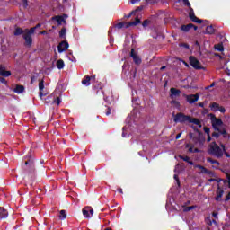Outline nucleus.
<instances>
[{
    "mask_svg": "<svg viewBox=\"0 0 230 230\" xmlns=\"http://www.w3.org/2000/svg\"><path fill=\"white\" fill-rule=\"evenodd\" d=\"M230 200V197L226 195V199H225V202H229Z\"/></svg>",
    "mask_w": 230,
    "mask_h": 230,
    "instance_id": "obj_63",
    "label": "nucleus"
},
{
    "mask_svg": "<svg viewBox=\"0 0 230 230\" xmlns=\"http://www.w3.org/2000/svg\"><path fill=\"white\" fill-rule=\"evenodd\" d=\"M208 154H209V155L217 157V159L224 157L223 148L220 146H218V144H217L216 141H213L208 145Z\"/></svg>",
    "mask_w": 230,
    "mask_h": 230,
    "instance_id": "obj_1",
    "label": "nucleus"
},
{
    "mask_svg": "<svg viewBox=\"0 0 230 230\" xmlns=\"http://www.w3.org/2000/svg\"><path fill=\"white\" fill-rule=\"evenodd\" d=\"M148 24H150V21L149 20H145L142 23V26L144 28H146V26H148Z\"/></svg>",
    "mask_w": 230,
    "mask_h": 230,
    "instance_id": "obj_44",
    "label": "nucleus"
},
{
    "mask_svg": "<svg viewBox=\"0 0 230 230\" xmlns=\"http://www.w3.org/2000/svg\"><path fill=\"white\" fill-rule=\"evenodd\" d=\"M131 15H136V11H132L131 13H129L128 15H127V19H130Z\"/></svg>",
    "mask_w": 230,
    "mask_h": 230,
    "instance_id": "obj_49",
    "label": "nucleus"
},
{
    "mask_svg": "<svg viewBox=\"0 0 230 230\" xmlns=\"http://www.w3.org/2000/svg\"><path fill=\"white\" fill-rule=\"evenodd\" d=\"M0 76H4V78H8V76H12V72L9 70H5L3 66H0Z\"/></svg>",
    "mask_w": 230,
    "mask_h": 230,
    "instance_id": "obj_15",
    "label": "nucleus"
},
{
    "mask_svg": "<svg viewBox=\"0 0 230 230\" xmlns=\"http://www.w3.org/2000/svg\"><path fill=\"white\" fill-rule=\"evenodd\" d=\"M216 49H217V51H223L224 46L222 44H218L217 45Z\"/></svg>",
    "mask_w": 230,
    "mask_h": 230,
    "instance_id": "obj_43",
    "label": "nucleus"
},
{
    "mask_svg": "<svg viewBox=\"0 0 230 230\" xmlns=\"http://www.w3.org/2000/svg\"><path fill=\"white\" fill-rule=\"evenodd\" d=\"M199 98H200V95H199V93L186 95V100L188 103L190 104L195 103V102H199Z\"/></svg>",
    "mask_w": 230,
    "mask_h": 230,
    "instance_id": "obj_13",
    "label": "nucleus"
},
{
    "mask_svg": "<svg viewBox=\"0 0 230 230\" xmlns=\"http://www.w3.org/2000/svg\"><path fill=\"white\" fill-rule=\"evenodd\" d=\"M117 191H118L119 193L123 194V189H121V188H118V189H117Z\"/></svg>",
    "mask_w": 230,
    "mask_h": 230,
    "instance_id": "obj_61",
    "label": "nucleus"
},
{
    "mask_svg": "<svg viewBox=\"0 0 230 230\" xmlns=\"http://www.w3.org/2000/svg\"><path fill=\"white\" fill-rule=\"evenodd\" d=\"M216 182H224L226 184L227 182V180H224L222 178L216 179Z\"/></svg>",
    "mask_w": 230,
    "mask_h": 230,
    "instance_id": "obj_45",
    "label": "nucleus"
},
{
    "mask_svg": "<svg viewBox=\"0 0 230 230\" xmlns=\"http://www.w3.org/2000/svg\"><path fill=\"white\" fill-rule=\"evenodd\" d=\"M226 178H227L226 182H228V186H230V174H226Z\"/></svg>",
    "mask_w": 230,
    "mask_h": 230,
    "instance_id": "obj_56",
    "label": "nucleus"
},
{
    "mask_svg": "<svg viewBox=\"0 0 230 230\" xmlns=\"http://www.w3.org/2000/svg\"><path fill=\"white\" fill-rule=\"evenodd\" d=\"M204 132L205 134H207V136H211L210 135L211 129L208 127L204 128Z\"/></svg>",
    "mask_w": 230,
    "mask_h": 230,
    "instance_id": "obj_39",
    "label": "nucleus"
},
{
    "mask_svg": "<svg viewBox=\"0 0 230 230\" xmlns=\"http://www.w3.org/2000/svg\"><path fill=\"white\" fill-rule=\"evenodd\" d=\"M141 20L139 17H136L135 21L129 22H119L115 25V28L118 30H121L122 28H130V26H137V24H140Z\"/></svg>",
    "mask_w": 230,
    "mask_h": 230,
    "instance_id": "obj_5",
    "label": "nucleus"
},
{
    "mask_svg": "<svg viewBox=\"0 0 230 230\" xmlns=\"http://www.w3.org/2000/svg\"><path fill=\"white\" fill-rule=\"evenodd\" d=\"M55 19H56L58 24H62V22H66L64 16H56Z\"/></svg>",
    "mask_w": 230,
    "mask_h": 230,
    "instance_id": "obj_31",
    "label": "nucleus"
},
{
    "mask_svg": "<svg viewBox=\"0 0 230 230\" xmlns=\"http://www.w3.org/2000/svg\"><path fill=\"white\" fill-rule=\"evenodd\" d=\"M208 117L210 118L211 125L214 130H220V127L224 125L222 119L217 118V116H215L213 113L208 114Z\"/></svg>",
    "mask_w": 230,
    "mask_h": 230,
    "instance_id": "obj_4",
    "label": "nucleus"
},
{
    "mask_svg": "<svg viewBox=\"0 0 230 230\" xmlns=\"http://www.w3.org/2000/svg\"><path fill=\"white\" fill-rule=\"evenodd\" d=\"M26 29L22 30L21 27H16L13 32L14 37H19V35H24Z\"/></svg>",
    "mask_w": 230,
    "mask_h": 230,
    "instance_id": "obj_19",
    "label": "nucleus"
},
{
    "mask_svg": "<svg viewBox=\"0 0 230 230\" xmlns=\"http://www.w3.org/2000/svg\"><path fill=\"white\" fill-rule=\"evenodd\" d=\"M141 10H143V7H137L136 10H134L133 12H136V13H137V12H141Z\"/></svg>",
    "mask_w": 230,
    "mask_h": 230,
    "instance_id": "obj_55",
    "label": "nucleus"
},
{
    "mask_svg": "<svg viewBox=\"0 0 230 230\" xmlns=\"http://www.w3.org/2000/svg\"><path fill=\"white\" fill-rule=\"evenodd\" d=\"M59 218L61 220H64V219L67 218V214L66 213V210H60Z\"/></svg>",
    "mask_w": 230,
    "mask_h": 230,
    "instance_id": "obj_30",
    "label": "nucleus"
},
{
    "mask_svg": "<svg viewBox=\"0 0 230 230\" xmlns=\"http://www.w3.org/2000/svg\"><path fill=\"white\" fill-rule=\"evenodd\" d=\"M141 0H130L131 4H136L137 3H140Z\"/></svg>",
    "mask_w": 230,
    "mask_h": 230,
    "instance_id": "obj_52",
    "label": "nucleus"
},
{
    "mask_svg": "<svg viewBox=\"0 0 230 230\" xmlns=\"http://www.w3.org/2000/svg\"><path fill=\"white\" fill-rule=\"evenodd\" d=\"M199 152H200V150H199V148H195L193 154H199Z\"/></svg>",
    "mask_w": 230,
    "mask_h": 230,
    "instance_id": "obj_64",
    "label": "nucleus"
},
{
    "mask_svg": "<svg viewBox=\"0 0 230 230\" xmlns=\"http://www.w3.org/2000/svg\"><path fill=\"white\" fill-rule=\"evenodd\" d=\"M130 57L131 58H133V61L137 66H139V64H141L142 62L141 58L137 56V54L136 53V49H131Z\"/></svg>",
    "mask_w": 230,
    "mask_h": 230,
    "instance_id": "obj_11",
    "label": "nucleus"
},
{
    "mask_svg": "<svg viewBox=\"0 0 230 230\" xmlns=\"http://www.w3.org/2000/svg\"><path fill=\"white\" fill-rule=\"evenodd\" d=\"M82 84L85 85V87H89V85H91V76L85 75L82 80Z\"/></svg>",
    "mask_w": 230,
    "mask_h": 230,
    "instance_id": "obj_22",
    "label": "nucleus"
},
{
    "mask_svg": "<svg viewBox=\"0 0 230 230\" xmlns=\"http://www.w3.org/2000/svg\"><path fill=\"white\" fill-rule=\"evenodd\" d=\"M0 82L1 84H4V85L8 84V81H6V79H4V77H2L1 75H0Z\"/></svg>",
    "mask_w": 230,
    "mask_h": 230,
    "instance_id": "obj_40",
    "label": "nucleus"
},
{
    "mask_svg": "<svg viewBox=\"0 0 230 230\" xmlns=\"http://www.w3.org/2000/svg\"><path fill=\"white\" fill-rule=\"evenodd\" d=\"M179 159H181L182 161H185V163H190V160L191 159L190 156H184L180 155Z\"/></svg>",
    "mask_w": 230,
    "mask_h": 230,
    "instance_id": "obj_36",
    "label": "nucleus"
},
{
    "mask_svg": "<svg viewBox=\"0 0 230 230\" xmlns=\"http://www.w3.org/2000/svg\"><path fill=\"white\" fill-rule=\"evenodd\" d=\"M7 217H8V210L4 209V208L3 207H0V220Z\"/></svg>",
    "mask_w": 230,
    "mask_h": 230,
    "instance_id": "obj_20",
    "label": "nucleus"
},
{
    "mask_svg": "<svg viewBox=\"0 0 230 230\" xmlns=\"http://www.w3.org/2000/svg\"><path fill=\"white\" fill-rule=\"evenodd\" d=\"M219 112H221L222 114H224L226 112V108H224L223 106H219Z\"/></svg>",
    "mask_w": 230,
    "mask_h": 230,
    "instance_id": "obj_48",
    "label": "nucleus"
},
{
    "mask_svg": "<svg viewBox=\"0 0 230 230\" xmlns=\"http://www.w3.org/2000/svg\"><path fill=\"white\" fill-rule=\"evenodd\" d=\"M40 26H42V24L38 23L36 26L31 27V29H34V33H35V30H38V28H40Z\"/></svg>",
    "mask_w": 230,
    "mask_h": 230,
    "instance_id": "obj_50",
    "label": "nucleus"
},
{
    "mask_svg": "<svg viewBox=\"0 0 230 230\" xmlns=\"http://www.w3.org/2000/svg\"><path fill=\"white\" fill-rule=\"evenodd\" d=\"M190 60V64L191 66V67H193L194 69H197L198 71H200V69H204V66H202V65H200V61H199V59H197V58L190 56L189 58Z\"/></svg>",
    "mask_w": 230,
    "mask_h": 230,
    "instance_id": "obj_8",
    "label": "nucleus"
},
{
    "mask_svg": "<svg viewBox=\"0 0 230 230\" xmlns=\"http://www.w3.org/2000/svg\"><path fill=\"white\" fill-rule=\"evenodd\" d=\"M220 108V104L217 103V102H212L210 104V109L213 112H217Z\"/></svg>",
    "mask_w": 230,
    "mask_h": 230,
    "instance_id": "obj_25",
    "label": "nucleus"
},
{
    "mask_svg": "<svg viewBox=\"0 0 230 230\" xmlns=\"http://www.w3.org/2000/svg\"><path fill=\"white\" fill-rule=\"evenodd\" d=\"M182 48H186V49H190V45L187 43L181 44Z\"/></svg>",
    "mask_w": 230,
    "mask_h": 230,
    "instance_id": "obj_54",
    "label": "nucleus"
},
{
    "mask_svg": "<svg viewBox=\"0 0 230 230\" xmlns=\"http://www.w3.org/2000/svg\"><path fill=\"white\" fill-rule=\"evenodd\" d=\"M192 128L198 133V137L194 138L195 143L204 145V143H206V137L204 136V133L195 127H192Z\"/></svg>",
    "mask_w": 230,
    "mask_h": 230,
    "instance_id": "obj_7",
    "label": "nucleus"
},
{
    "mask_svg": "<svg viewBox=\"0 0 230 230\" xmlns=\"http://www.w3.org/2000/svg\"><path fill=\"white\" fill-rule=\"evenodd\" d=\"M67 31V29H66L65 27L61 29V31H59V37L61 39H64V37H66V33Z\"/></svg>",
    "mask_w": 230,
    "mask_h": 230,
    "instance_id": "obj_33",
    "label": "nucleus"
},
{
    "mask_svg": "<svg viewBox=\"0 0 230 230\" xmlns=\"http://www.w3.org/2000/svg\"><path fill=\"white\" fill-rule=\"evenodd\" d=\"M212 217H214V218H217L218 217V213L213 212Z\"/></svg>",
    "mask_w": 230,
    "mask_h": 230,
    "instance_id": "obj_57",
    "label": "nucleus"
},
{
    "mask_svg": "<svg viewBox=\"0 0 230 230\" xmlns=\"http://www.w3.org/2000/svg\"><path fill=\"white\" fill-rule=\"evenodd\" d=\"M69 49V43L67 41H61L58 46V53H64Z\"/></svg>",
    "mask_w": 230,
    "mask_h": 230,
    "instance_id": "obj_10",
    "label": "nucleus"
},
{
    "mask_svg": "<svg viewBox=\"0 0 230 230\" xmlns=\"http://www.w3.org/2000/svg\"><path fill=\"white\" fill-rule=\"evenodd\" d=\"M57 103L58 105H60V103H62V100H60V97H54L52 100V104Z\"/></svg>",
    "mask_w": 230,
    "mask_h": 230,
    "instance_id": "obj_34",
    "label": "nucleus"
},
{
    "mask_svg": "<svg viewBox=\"0 0 230 230\" xmlns=\"http://www.w3.org/2000/svg\"><path fill=\"white\" fill-rule=\"evenodd\" d=\"M111 111H112V110L111 109V107H108V108L106 109V112H105L106 116H111Z\"/></svg>",
    "mask_w": 230,
    "mask_h": 230,
    "instance_id": "obj_47",
    "label": "nucleus"
},
{
    "mask_svg": "<svg viewBox=\"0 0 230 230\" xmlns=\"http://www.w3.org/2000/svg\"><path fill=\"white\" fill-rule=\"evenodd\" d=\"M189 123H193L194 125H197L199 128H202V122H200V119L197 118L190 117Z\"/></svg>",
    "mask_w": 230,
    "mask_h": 230,
    "instance_id": "obj_17",
    "label": "nucleus"
},
{
    "mask_svg": "<svg viewBox=\"0 0 230 230\" xmlns=\"http://www.w3.org/2000/svg\"><path fill=\"white\" fill-rule=\"evenodd\" d=\"M89 215H94V210L88 207Z\"/></svg>",
    "mask_w": 230,
    "mask_h": 230,
    "instance_id": "obj_53",
    "label": "nucleus"
},
{
    "mask_svg": "<svg viewBox=\"0 0 230 230\" xmlns=\"http://www.w3.org/2000/svg\"><path fill=\"white\" fill-rule=\"evenodd\" d=\"M66 64L64 63V60L62 59H58L57 62V67L58 69H62L63 67H65Z\"/></svg>",
    "mask_w": 230,
    "mask_h": 230,
    "instance_id": "obj_29",
    "label": "nucleus"
},
{
    "mask_svg": "<svg viewBox=\"0 0 230 230\" xmlns=\"http://www.w3.org/2000/svg\"><path fill=\"white\" fill-rule=\"evenodd\" d=\"M191 28H193V30L195 31H197V30H199V27L193 25V23H189L187 25H181V31L188 33V31H190L191 30Z\"/></svg>",
    "mask_w": 230,
    "mask_h": 230,
    "instance_id": "obj_14",
    "label": "nucleus"
},
{
    "mask_svg": "<svg viewBox=\"0 0 230 230\" xmlns=\"http://www.w3.org/2000/svg\"><path fill=\"white\" fill-rule=\"evenodd\" d=\"M24 85L17 84L13 91L17 94H22V93H24Z\"/></svg>",
    "mask_w": 230,
    "mask_h": 230,
    "instance_id": "obj_24",
    "label": "nucleus"
},
{
    "mask_svg": "<svg viewBox=\"0 0 230 230\" xmlns=\"http://www.w3.org/2000/svg\"><path fill=\"white\" fill-rule=\"evenodd\" d=\"M211 137H214L215 139H218V137H220V131L213 132Z\"/></svg>",
    "mask_w": 230,
    "mask_h": 230,
    "instance_id": "obj_38",
    "label": "nucleus"
},
{
    "mask_svg": "<svg viewBox=\"0 0 230 230\" xmlns=\"http://www.w3.org/2000/svg\"><path fill=\"white\" fill-rule=\"evenodd\" d=\"M183 4L188 6V8H191V4H190V0H183Z\"/></svg>",
    "mask_w": 230,
    "mask_h": 230,
    "instance_id": "obj_41",
    "label": "nucleus"
},
{
    "mask_svg": "<svg viewBox=\"0 0 230 230\" xmlns=\"http://www.w3.org/2000/svg\"><path fill=\"white\" fill-rule=\"evenodd\" d=\"M23 3L24 8H28V0H22Z\"/></svg>",
    "mask_w": 230,
    "mask_h": 230,
    "instance_id": "obj_51",
    "label": "nucleus"
},
{
    "mask_svg": "<svg viewBox=\"0 0 230 230\" xmlns=\"http://www.w3.org/2000/svg\"><path fill=\"white\" fill-rule=\"evenodd\" d=\"M187 163H188V164H190V166H193V164H194V163H193V161H191V159L189 160V162H187Z\"/></svg>",
    "mask_w": 230,
    "mask_h": 230,
    "instance_id": "obj_62",
    "label": "nucleus"
},
{
    "mask_svg": "<svg viewBox=\"0 0 230 230\" xmlns=\"http://www.w3.org/2000/svg\"><path fill=\"white\" fill-rule=\"evenodd\" d=\"M54 95H49L45 98V103H51V100L53 101Z\"/></svg>",
    "mask_w": 230,
    "mask_h": 230,
    "instance_id": "obj_37",
    "label": "nucleus"
},
{
    "mask_svg": "<svg viewBox=\"0 0 230 230\" xmlns=\"http://www.w3.org/2000/svg\"><path fill=\"white\" fill-rule=\"evenodd\" d=\"M83 215L84 218H90L91 215L89 214V207L83 208Z\"/></svg>",
    "mask_w": 230,
    "mask_h": 230,
    "instance_id": "obj_27",
    "label": "nucleus"
},
{
    "mask_svg": "<svg viewBox=\"0 0 230 230\" xmlns=\"http://www.w3.org/2000/svg\"><path fill=\"white\" fill-rule=\"evenodd\" d=\"M194 168H199L200 170L199 173H203L205 175H210L211 177H213L212 171L208 170V168H206L200 164L194 165Z\"/></svg>",
    "mask_w": 230,
    "mask_h": 230,
    "instance_id": "obj_12",
    "label": "nucleus"
},
{
    "mask_svg": "<svg viewBox=\"0 0 230 230\" xmlns=\"http://www.w3.org/2000/svg\"><path fill=\"white\" fill-rule=\"evenodd\" d=\"M189 13V17L192 22H197L198 24H202L203 21L201 19H199L197 16H195V12L193 11V8L190 7Z\"/></svg>",
    "mask_w": 230,
    "mask_h": 230,
    "instance_id": "obj_9",
    "label": "nucleus"
},
{
    "mask_svg": "<svg viewBox=\"0 0 230 230\" xmlns=\"http://www.w3.org/2000/svg\"><path fill=\"white\" fill-rule=\"evenodd\" d=\"M181 136H182V133H179L178 135H176L175 139H181Z\"/></svg>",
    "mask_w": 230,
    "mask_h": 230,
    "instance_id": "obj_60",
    "label": "nucleus"
},
{
    "mask_svg": "<svg viewBox=\"0 0 230 230\" xmlns=\"http://www.w3.org/2000/svg\"><path fill=\"white\" fill-rule=\"evenodd\" d=\"M35 34V29H25V32L22 35V39L25 40L24 45L28 48H31V44H33L32 35Z\"/></svg>",
    "mask_w": 230,
    "mask_h": 230,
    "instance_id": "obj_2",
    "label": "nucleus"
},
{
    "mask_svg": "<svg viewBox=\"0 0 230 230\" xmlns=\"http://www.w3.org/2000/svg\"><path fill=\"white\" fill-rule=\"evenodd\" d=\"M148 4H155V3H159V0H146Z\"/></svg>",
    "mask_w": 230,
    "mask_h": 230,
    "instance_id": "obj_46",
    "label": "nucleus"
},
{
    "mask_svg": "<svg viewBox=\"0 0 230 230\" xmlns=\"http://www.w3.org/2000/svg\"><path fill=\"white\" fill-rule=\"evenodd\" d=\"M171 98H173V96H181V90L177 88H171Z\"/></svg>",
    "mask_w": 230,
    "mask_h": 230,
    "instance_id": "obj_23",
    "label": "nucleus"
},
{
    "mask_svg": "<svg viewBox=\"0 0 230 230\" xmlns=\"http://www.w3.org/2000/svg\"><path fill=\"white\" fill-rule=\"evenodd\" d=\"M204 33L206 35H213V33H215V27H213V25L207 26Z\"/></svg>",
    "mask_w": 230,
    "mask_h": 230,
    "instance_id": "obj_21",
    "label": "nucleus"
},
{
    "mask_svg": "<svg viewBox=\"0 0 230 230\" xmlns=\"http://www.w3.org/2000/svg\"><path fill=\"white\" fill-rule=\"evenodd\" d=\"M190 115L179 112L174 116V123H190Z\"/></svg>",
    "mask_w": 230,
    "mask_h": 230,
    "instance_id": "obj_6",
    "label": "nucleus"
},
{
    "mask_svg": "<svg viewBox=\"0 0 230 230\" xmlns=\"http://www.w3.org/2000/svg\"><path fill=\"white\" fill-rule=\"evenodd\" d=\"M220 146H221V148H223V154H225L226 157L230 158L229 153H227V151L226 150V145L220 144Z\"/></svg>",
    "mask_w": 230,
    "mask_h": 230,
    "instance_id": "obj_35",
    "label": "nucleus"
},
{
    "mask_svg": "<svg viewBox=\"0 0 230 230\" xmlns=\"http://www.w3.org/2000/svg\"><path fill=\"white\" fill-rule=\"evenodd\" d=\"M39 90H40L39 96H40V98L42 99L43 96H46V94H44V93H43V91H44V80L40 81Z\"/></svg>",
    "mask_w": 230,
    "mask_h": 230,
    "instance_id": "obj_18",
    "label": "nucleus"
},
{
    "mask_svg": "<svg viewBox=\"0 0 230 230\" xmlns=\"http://www.w3.org/2000/svg\"><path fill=\"white\" fill-rule=\"evenodd\" d=\"M173 179L176 181L178 186H181V181L179 180V175L174 174Z\"/></svg>",
    "mask_w": 230,
    "mask_h": 230,
    "instance_id": "obj_42",
    "label": "nucleus"
},
{
    "mask_svg": "<svg viewBox=\"0 0 230 230\" xmlns=\"http://www.w3.org/2000/svg\"><path fill=\"white\" fill-rule=\"evenodd\" d=\"M216 132H219L220 136H223V137H227V130L224 128L222 129L219 128V130H217Z\"/></svg>",
    "mask_w": 230,
    "mask_h": 230,
    "instance_id": "obj_28",
    "label": "nucleus"
},
{
    "mask_svg": "<svg viewBox=\"0 0 230 230\" xmlns=\"http://www.w3.org/2000/svg\"><path fill=\"white\" fill-rule=\"evenodd\" d=\"M216 181H217V179L215 178L208 179V182H216Z\"/></svg>",
    "mask_w": 230,
    "mask_h": 230,
    "instance_id": "obj_58",
    "label": "nucleus"
},
{
    "mask_svg": "<svg viewBox=\"0 0 230 230\" xmlns=\"http://www.w3.org/2000/svg\"><path fill=\"white\" fill-rule=\"evenodd\" d=\"M197 206L193 205V206H190V207H185L183 208L184 213H188L189 211H191L193 209H196Z\"/></svg>",
    "mask_w": 230,
    "mask_h": 230,
    "instance_id": "obj_32",
    "label": "nucleus"
},
{
    "mask_svg": "<svg viewBox=\"0 0 230 230\" xmlns=\"http://www.w3.org/2000/svg\"><path fill=\"white\" fill-rule=\"evenodd\" d=\"M221 197H224V190L222 188H220V186H218L217 190V197L215 198V200L217 202H220Z\"/></svg>",
    "mask_w": 230,
    "mask_h": 230,
    "instance_id": "obj_16",
    "label": "nucleus"
},
{
    "mask_svg": "<svg viewBox=\"0 0 230 230\" xmlns=\"http://www.w3.org/2000/svg\"><path fill=\"white\" fill-rule=\"evenodd\" d=\"M207 162L210 163V164H217V166H220V162H218V160H214L211 157H208Z\"/></svg>",
    "mask_w": 230,
    "mask_h": 230,
    "instance_id": "obj_26",
    "label": "nucleus"
},
{
    "mask_svg": "<svg viewBox=\"0 0 230 230\" xmlns=\"http://www.w3.org/2000/svg\"><path fill=\"white\" fill-rule=\"evenodd\" d=\"M25 166H29L28 169L25 170V175L30 179H35V164L33 161L29 160L25 162Z\"/></svg>",
    "mask_w": 230,
    "mask_h": 230,
    "instance_id": "obj_3",
    "label": "nucleus"
},
{
    "mask_svg": "<svg viewBox=\"0 0 230 230\" xmlns=\"http://www.w3.org/2000/svg\"><path fill=\"white\" fill-rule=\"evenodd\" d=\"M208 138H207V142L209 143L211 142V135H207Z\"/></svg>",
    "mask_w": 230,
    "mask_h": 230,
    "instance_id": "obj_59",
    "label": "nucleus"
}]
</instances>
